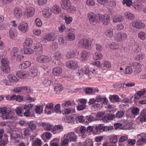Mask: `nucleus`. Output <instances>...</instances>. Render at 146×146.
Returning a JSON list of instances; mask_svg holds the SVG:
<instances>
[{
    "mask_svg": "<svg viewBox=\"0 0 146 146\" xmlns=\"http://www.w3.org/2000/svg\"><path fill=\"white\" fill-rule=\"evenodd\" d=\"M1 117L3 119H7L9 117V114L8 112H6L2 114Z\"/></svg>",
    "mask_w": 146,
    "mask_h": 146,
    "instance_id": "obj_49",
    "label": "nucleus"
},
{
    "mask_svg": "<svg viewBox=\"0 0 146 146\" xmlns=\"http://www.w3.org/2000/svg\"><path fill=\"white\" fill-rule=\"evenodd\" d=\"M100 15L101 14H100L96 15L93 12H89L88 14V17L90 23L95 25L97 23H100Z\"/></svg>",
    "mask_w": 146,
    "mask_h": 146,
    "instance_id": "obj_2",
    "label": "nucleus"
},
{
    "mask_svg": "<svg viewBox=\"0 0 146 146\" xmlns=\"http://www.w3.org/2000/svg\"><path fill=\"white\" fill-rule=\"evenodd\" d=\"M10 36L12 39H13L17 36V34L15 29H11L9 31Z\"/></svg>",
    "mask_w": 146,
    "mask_h": 146,
    "instance_id": "obj_21",
    "label": "nucleus"
},
{
    "mask_svg": "<svg viewBox=\"0 0 146 146\" xmlns=\"http://www.w3.org/2000/svg\"><path fill=\"white\" fill-rule=\"evenodd\" d=\"M63 129V127L60 125H56L53 128V131L59 130Z\"/></svg>",
    "mask_w": 146,
    "mask_h": 146,
    "instance_id": "obj_59",
    "label": "nucleus"
},
{
    "mask_svg": "<svg viewBox=\"0 0 146 146\" xmlns=\"http://www.w3.org/2000/svg\"><path fill=\"white\" fill-rule=\"evenodd\" d=\"M7 78L11 82H17L18 81V79L16 76L12 74H10L8 75Z\"/></svg>",
    "mask_w": 146,
    "mask_h": 146,
    "instance_id": "obj_20",
    "label": "nucleus"
},
{
    "mask_svg": "<svg viewBox=\"0 0 146 146\" xmlns=\"http://www.w3.org/2000/svg\"><path fill=\"white\" fill-rule=\"evenodd\" d=\"M132 25L133 27L137 29L144 28L145 26L143 23L137 21L133 22L132 24Z\"/></svg>",
    "mask_w": 146,
    "mask_h": 146,
    "instance_id": "obj_12",
    "label": "nucleus"
},
{
    "mask_svg": "<svg viewBox=\"0 0 146 146\" xmlns=\"http://www.w3.org/2000/svg\"><path fill=\"white\" fill-rule=\"evenodd\" d=\"M64 19L66 23L67 24H69L72 21V18L70 17H67L65 16L64 17Z\"/></svg>",
    "mask_w": 146,
    "mask_h": 146,
    "instance_id": "obj_48",
    "label": "nucleus"
},
{
    "mask_svg": "<svg viewBox=\"0 0 146 146\" xmlns=\"http://www.w3.org/2000/svg\"><path fill=\"white\" fill-rule=\"evenodd\" d=\"M127 37V35L126 34L119 33L116 35L115 38L117 42H120L125 39Z\"/></svg>",
    "mask_w": 146,
    "mask_h": 146,
    "instance_id": "obj_8",
    "label": "nucleus"
},
{
    "mask_svg": "<svg viewBox=\"0 0 146 146\" xmlns=\"http://www.w3.org/2000/svg\"><path fill=\"white\" fill-rule=\"evenodd\" d=\"M124 114V112L123 111H118L116 114V116L117 118H120L122 117Z\"/></svg>",
    "mask_w": 146,
    "mask_h": 146,
    "instance_id": "obj_43",
    "label": "nucleus"
},
{
    "mask_svg": "<svg viewBox=\"0 0 146 146\" xmlns=\"http://www.w3.org/2000/svg\"><path fill=\"white\" fill-rule=\"evenodd\" d=\"M33 107L32 105L31 104H29L28 105H25L24 107V110L25 111H27L28 110H29Z\"/></svg>",
    "mask_w": 146,
    "mask_h": 146,
    "instance_id": "obj_53",
    "label": "nucleus"
},
{
    "mask_svg": "<svg viewBox=\"0 0 146 146\" xmlns=\"http://www.w3.org/2000/svg\"><path fill=\"white\" fill-rule=\"evenodd\" d=\"M103 55L101 54L96 53L94 56V58L95 60H97L101 59Z\"/></svg>",
    "mask_w": 146,
    "mask_h": 146,
    "instance_id": "obj_32",
    "label": "nucleus"
},
{
    "mask_svg": "<svg viewBox=\"0 0 146 146\" xmlns=\"http://www.w3.org/2000/svg\"><path fill=\"white\" fill-rule=\"evenodd\" d=\"M53 9L56 11L57 13H59L61 12V10L60 7L57 5L54 6L52 7Z\"/></svg>",
    "mask_w": 146,
    "mask_h": 146,
    "instance_id": "obj_41",
    "label": "nucleus"
},
{
    "mask_svg": "<svg viewBox=\"0 0 146 146\" xmlns=\"http://www.w3.org/2000/svg\"><path fill=\"white\" fill-rule=\"evenodd\" d=\"M25 54H31L33 53L34 50L31 48H24L23 50Z\"/></svg>",
    "mask_w": 146,
    "mask_h": 146,
    "instance_id": "obj_22",
    "label": "nucleus"
},
{
    "mask_svg": "<svg viewBox=\"0 0 146 146\" xmlns=\"http://www.w3.org/2000/svg\"><path fill=\"white\" fill-rule=\"evenodd\" d=\"M75 56V52L74 51H69L67 52L66 56L68 58H72Z\"/></svg>",
    "mask_w": 146,
    "mask_h": 146,
    "instance_id": "obj_29",
    "label": "nucleus"
},
{
    "mask_svg": "<svg viewBox=\"0 0 146 146\" xmlns=\"http://www.w3.org/2000/svg\"><path fill=\"white\" fill-rule=\"evenodd\" d=\"M35 53L36 54H40L42 53V48H35Z\"/></svg>",
    "mask_w": 146,
    "mask_h": 146,
    "instance_id": "obj_61",
    "label": "nucleus"
},
{
    "mask_svg": "<svg viewBox=\"0 0 146 146\" xmlns=\"http://www.w3.org/2000/svg\"><path fill=\"white\" fill-rule=\"evenodd\" d=\"M61 6L63 9L68 10L70 8L71 3L69 0H62L61 1Z\"/></svg>",
    "mask_w": 146,
    "mask_h": 146,
    "instance_id": "obj_7",
    "label": "nucleus"
},
{
    "mask_svg": "<svg viewBox=\"0 0 146 146\" xmlns=\"http://www.w3.org/2000/svg\"><path fill=\"white\" fill-rule=\"evenodd\" d=\"M98 2L102 5H104L108 3L109 0H97Z\"/></svg>",
    "mask_w": 146,
    "mask_h": 146,
    "instance_id": "obj_55",
    "label": "nucleus"
},
{
    "mask_svg": "<svg viewBox=\"0 0 146 146\" xmlns=\"http://www.w3.org/2000/svg\"><path fill=\"white\" fill-rule=\"evenodd\" d=\"M123 17L121 15L116 16L113 18V22H120L123 20Z\"/></svg>",
    "mask_w": 146,
    "mask_h": 146,
    "instance_id": "obj_23",
    "label": "nucleus"
},
{
    "mask_svg": "<svg viewBox=\"0 0 146 146\" xmlns=\"http://www.w3.org/2000/svg\"><path fill=\"white\" fill-rule=\"evenodd\" d=\"M122 3L123 4H126L128 7H130L132 4L131 0H123Z\"/></svg>",
    "mask_w": 146,
    "mask_h": 146,
    "instance_id": "obj_40",
    "label": "nucleus"
},
{
    "mask_svg": "<svg viewBox=\"0 0 146 146\" xmlns=\"http://www.w3.org/2000/svg\"><path fill=\"white\" fill-rule=\"evenodd\" d=\"M81 54V57L82 58V60L84 61H85L86 60L89 55L88 52L85 50H83L82 51Z\"/></svg>",
    "mask_w": 146,
    "mask_h": 146,
    "instance_id": "obj_17",
    "label": "nucleus"
},
{
    "mask_svg": "<svg viewBox=\"0 0 146 146\" xmlns=\"http://www.w3.org/2000/svg\"><path fill=\"white\" fill-rule=\"evenodd\" d=\"M132 113L134 115H137L139 113V109L137 108H134L132 109Z\"/></svg>",
    "mask_w": 146,
    "mask_h": 146,
    "instance_id": "obj_47",
    "label": "nucleus"
},
{
    "mask_svg": "<svg viewBox=\"0 0 146 146\" xmlns=\"http://www.w3.org/2000/svg\"><path fill=\"white\" fill-rule=\"evenodd\" d=\"M16 75L19 78L25 79L26 78L27 75L25 71H18L16 74Z\"/></svg>",
    "mask_w": 146,
    "mask_h": 146,
    "instance_id": "obj_14",
    "label": "nucleus"
},
{
    "mask_svg": "<svg viewBox=\"0 0 146 146\" xmlns=\"http://www.w3.org/2000/svg\"><path fill=\"white\" fill-rule=\"evenodd\" d=\"M79 44L83 48L85 49H89L91 46V43L87 39H82L79 42Z\"/></svg>",
    "mask_w": 146,
    "mask_h": 146,
    "instance_id": "obj_3",
    "label": "nucleus"
},
{
    "mask_svg": "<svg viewBox=\"0 0 146 146\" xmlns=\"http://www.w3.org/2000/svg\"><path fill=\"white\" fill-rule=\"evenodd\" d=\"M86 3L88 5L91 6L94 5L95 4L94 1L92 0H87Z\"/></svg>",
    "mask_w": 146,
    "mask_h": 146,
    "instance_id": "obj_60",
    "label": "nucleus"
},
{
    "mask_svg": "<svg viewBox=\"0 0 146 146\" xmlns=\"http://www.w3.org/2000/svg\"><path fill=\"white\" fill-rule=\"evenodd\" d=\"M1 68V70L4 73H8L10 72V67L9 65H2Z\"/></svg>",
    "mask_w": 146,
    "mask_h": 146,
    "instance_id": "obj_18",
    "label": "nucleus"
},
{
    "mask_svg": "<svg viewBox=\"0 0 146 146\" xmlns=\"http://www.w3.org/2000/svg\"><path fill=\"white\" fill-rule=\"evenodd\" d=\"M106 35L107 37H111L113 35V30L112 29H108L106 32Z\"/></svg>",
    "mask_w": 146,
    "mask_h": 146,
    "instance_id": "obj_31",
    "label": "nucleus"
},
{
    "mask_svg": "<svg viewBox=\"0 0 146 146\" xmlns=\"http://www.w3.org/2000/svg\"><path fill=\"white\" fill-rule=\"evenodd\" d=\"M20 30L24 33L26 32L28 30L29 27L26 22L23 21L21 23L18 27Z\"/></svg>",
    "mask_w": 146,
    "mask_h": 146,
    "instance_id": "obj_6",
    "label": "nucleus"
},
{
    "mask_svg": "<svg viewBox=\"0 0 146 146\" xmlns=\"http://www.w3.org/2000/svg\"><path fill=\"white\" fill-rule=\"evenodd\" d=\"M1 62L2 63V65H9L8 64L9 62L6 58H3Z\"/></svg>",
    "mask_w": 146,
    "mask_h": 146,
    "instance_id": "obj_54",
    "label": "nucleus"
},
{
    "mask_svg": "<svg viewBox=\"0 0 146 146\" xmlns=\"http://www.w3.org/2000/svg\"><path fill=\"white\" fill-rule=\"evenodd\" d=\"M29 127L30 129L32 131H33L36 129V127L35 125L32 123H30L29 125Z\"/></svg>",
    "mask_w": 146,
    "mask_h": 146,
    "instance_id": "obj_51",
    "label": "nucleus"
},
{
    "mask_svg": "<svg viewBox=\"0 0 146 146\" xmlns=\"http://www.w3.org/2000/svg\"><path fill=\"white\" fill-rule=\"evenodd\" d=\"M14 14L17 18H20L22 16V11L19 8L15 7L14 9Z\"/></svg>",
    "mask_w": 146,
    "mask_h": 146,
    "instance_id": "obj_13",
    "label": "nucleus"
},
{
    "mask_svg": "<svg viewBox=\"0 0 146 146\" xmlns=\"http://www.w3.org/2000/svg\"><path fill=\"white\" fill-rule=\"evenodd\" d=\"M125 15L126 18L129 19L133 20L135 18V16L129 12L127 13Z\"/></svg>",
    "mask_w": 146,
    "mask_h": 146,
    "instance_id": "obj_28",
    "label": "nucleus"
},
{
    "mask_svg": "<svg viewBox=\"0 0 146 146\" xmlns=\"http://www.w3.org/2000/svg\"><path fill=\"white\" fill-rule=\"evenodd\" d=\"M31 130L28 127L24 131V135L25 136L29 135H31Z\"/></svg>",
    "mask_w": 146,
    "mask_h": 146,
    "instance_id": "obj_50",
    "label": "nucleus"
},
{
    "mask_svg": "<svg viewBox=\"0 0 146 146\" xmlns=\"http://www.w3.org/2000/svg\"><path fill=\"white\" fill-rule=\"evenodd\" d=\"M16 113L19 115L22 116H23V113L22 109L20 107H17L16 110Z\"/></svg>",
    "mask_w": 146,
    "mask_h": 146,
    "instance_id": "obj_38",
    "label": "nucleus"
},
{
    "mask_svg": "<svg viewBox=\"0 0 146 146\" xmlns=\"http://www.w3.org/2000/svg\"><path fill=\"white\" fill-rule=\"evenodd\" d=\"M131 66H133V67H136L139 69L141 67V65L140 63L137 62H134L131 63ZM139 71L140 72L141 70H139Z\"/></svg>",
    "mask_w": 146,
    "mask_h": 146,
    "instance_id": "obj_34",
    "label": "nucleus"
},
{
    "mask_svg": "<svg viewBox=\"0 0 146 146\" xmlns=\"http://www.w3.org/2000/svg\"><path fill=\"white\" fill-rule=\"evenodd\" d=\"M133 66H131V63L130 64L129 66H127L125 68V74H130L132 73L133 70L132 68Z\"/></svg>",
    "mask_w": 146,
    "mask_h": 146,
    "instance_id": "obj_25",
    "label": "nucleus"
},
{
    "mask_svg": "<svg viewBox=\"0 0 146 146\" xmlns=\"http://www.w3.org/2000/svg\"><path fill=\"white\" fill-rule=\"evenodd\" d=\"M75 35L74 33H70L67 35L66 38L68 40L72 41L75 39Z\"/></svg>",
    "mask_w": 146,
    "mask_h": 146,
    "instance_id": "obj_19",
    "label": "nucleus"
},
{
    "mask_svg": "<svg viewBox=\"0 0 146 146\" xmlns=\"http://www.w3.org/2000/svg\"><path fill=\"white\" fill-rule=\"evenodd\" d=\"M66 66L68 68L73 69L77 67V64L74 61L70 60L66 62Z\"/></svg>",
    "mask_w": 146,
    "mask_h": 146,
    "instance_id": "obj_9",
    "label": "nucleus"
},
{
    "mask_svg": "<svg viewBox=\"0 0 146 146\" xmlns=\"http://www.w3.org/2000/svg\"><path fill=\"white\" fill-rule=\"evenodd\" d=\"M109 99L111 102H113V100L115 102H120V98L117 95H114L112 96H110L109 97Z\"/></svg>",
    "mask_w": 146,
    "mask_h": 146,
    "instance_id": "obj_24",
    "label": "nucleus"
},
{
    "mask_svg": "<svg viewBox=\"0 0 146 146\" xmlns=\"http://www.w3.org/2000/svg\"><path fill=\"white\" fill-rule=\"evenodd\" d=\"M49 9H46L43 11V14L47 17L51 15V13Z\"/></svg>",
    "mask_w": 146,
    "mask_h": 146,
    "instance_id": "obj_35",
    "label": "nucleus"
},
{
    "mask_svg": "<svg viewBox=\"0 0 146 146\" xmlns=\"http://www.w3.org/2000/svg\"><path fill=\"white\" fill-rule=\"evenodd\" d=\"M92 92L93 89L91 88H87L85 90V93L86 94H91Z\"/></svg>",
    "mask_w": 146,
    "mask_h": 146,
    "instance_id": "obj_58",
    "label": "nucleus"
},
{
    "mask_svg": "<svg viewBox=\"0 0 146 146\" xmlns=\"http://www.w3.org/2000/svg\"><path fill=\"white\" fill-rule=\"evenodd\" d=\"M56 60H59L61 58L62 55L59 52H56L55 56H54Z\"/></svg>",
    "mask_w": 146,
    "mask_h": 146,
    "instance_id": "obj_39",
    "label": "nucleus"
},
{
    "mask_svg": "<svg viewBox=\"0 0 146 146\" xmlns=\"http://www.w3.org/2000/svg\"><path fill=\"white\" fill-rule=\"evenodd\" d=\"M71 103L70 101H67L65 103L62 104V106L63 107H68V106H70Z\"/></svg>",
    "mask_w": 146,
    "mask_h": 146,
    "instance_id": "obj_62",
    "label": "nucleus"
},
{
    "mask_svg": "<svg viewBox=\"0 0 146 146\" xmlns=\"http://www.w3.org/2000/svg\"><path fill=\"white\" fill-rule=\"evenodd\" d=\"M102 106V104H99L98 103L96 104L93 105V107L97 109L101 108Z\"/></svg>",
    "mask_w": 146,
    "mask_h": 146,
    "instance_id": "obj_64",
    "label": "nucleus"
},
{
    "mask_svg": "<svg viewBox=\"0 0 146 146\" xmlns=\"http://www.w3.org/2000/svg\"><path fill=\"white\" fill-rule=\"evenodd\" d=\"M107 117H108V119L109 120H112L115 117V116L114 114H107Z\"/></svg>",
    "mask_w": 146,
    "mask_h": 146,
    "instance_id": "obj_52",
    "label": "nucleus"
},
{
    "mask_svg": "<svg viewBox=\"0 0 146 146\" xmlns=\"http://www.w3.org/2000/svg\"><path fill=\"white\" fill-rule=\"evenodd\" d=\"M141 138H140L137 142L140 141L141 142L146 143V135L144 133H141Z\"/></svg>",
    "mask_w": 146,
    "mask_h": 146,
    "instance_id": "obj_30",
    "label": "nucleus"
},
{
    "mask_svg": "<svg viewBox=\"0 0 146 146\" xmlns=\"http://www.w3.org/2000/svg\"><path fill=\"white\" fill-rule=\"evenodd\" d=\"M119 46L115 42L112 43L110 46V48L112 50L116 49Z\"/></svg>",
    "mask_w": 146,
    "mask_h": 146,
    "instance_id": "obj_33",
    "label": "nucleus"
},
{
    "mask_svg": "<svg viewBox=\"0 0 146 146\" xmlns=\"http://www.w3.org/2000/svg\"><path fill=\"white\" fill-rule=\"evenodd\" d=\"M50 60L49 57L46 56L44 55L38 56L36 59V61L40 63H45L48 62Z\"/></svg>",
    "mask_w": 146,
    "mask_h": 146,
    "instance_id": "obj_4",
    "label": "nucleus"
},
{
    "mask_svg": "<svg viewBox=\"0 0 146 146\" xmlns=\"http://www.w3.org/2000/svg\"><path fill=\"white\" fill-rule=\"evenodd\" d=\"M35 22L36 25L38 27H40L42 26V23L40 19L37 18L35 20Z\"/></svg>",
    "mask_w": 146,
    "mask_h": 146,
    "instance_id": "obj_57",
    "label": "nucleus"
},
{
    "mask_svg": "<svg viewBox=\"0 0 146 146\" xmlns=\"http://www.w3.org/2000/svg\"><path fill=\"white\" fill-rule=\"evenodd\" d=\"M31 63L29 61H25L19 65V68L21 69H25L29 67L31 65Z\"/></svg>",
    "mask_w": 146,
    "mask_h": 146,
    "instance_id": "obj_15",
    "label": "nucleus"
},
{
    "mask_svg": "<svg viewBox=\"0 0 146 146\" xmlns=\"http://www.w3.org/2000/svg\"><path fill=\"white\" fill-rule=\"evenodd\" d=\"M62 69L60 67H56L54 68L53 70V73L56 76L60 75L62 72Z\"/></svg>",
    "mask_w": 146,
    "mask_h": 146,
    "instance_id": "obj_16",
    "label": "nucleus"
},
{
    "mask_svg": "<svg viewBox=\"0 0 146 146\" xmlns=\"http://www.w3.org/2000/svg\"><path fill=\"white\" fill-rule=\"evenodd\" d=\"M85 117L83 116H80L78 117V119L80 123H87V121H85L84 119Z\"/></svg>",
    "mask_w": 146,
    "mask_h": 146,
    "instance_id": "obj_44",
    "label": "nucleus"
},
{
    "mask_svg": "<svg viewBox=\"0 0 146 146\" xmlns=\"http://www.w3.org/2000/svg\"><path fill=\"white\" fill-rule=\"evenodd\" d=\"M47 0H38V3L40 5H43L46 4Z\"/></svg>",
    "mask_w": 146,
    "mask_h": 146,
    "instance_id": "obj_56",
    "label": "nucleus"
},
{
    "mask_svg": "<svg viewBox=\"0 0 146 146\" xmlns=\"http://www.w3.org/2000/svg\"><path fill=\"white\" fill-rule=\"evenodd\" d=\"M60 104H57L54 107L55 112L56 113H60L61 112L60 111Z\"/></svg>",
    "mask_w": 146,
    "mask_h": 146,
    "instance_id": "obj_42",
    "label": "nucleus"
},
{
    "mask_svg": "<svg viewBox=\"0 0 146 146\" xmlns=\"http://www.w3.org/2000/svg\"><path fill=\"white\" fill-rule=\"evenodd\" d=\"M66 137L69 141L75 142L76 141V136L74 132H71L66 135Z\"/></svg>",
    "mask_w": 146,
    "mask_h": 146,
    "instance_id": "obj_11",
    "label": "nucleus"
},
{
    "mask_svg": "<svg viewBox=\"0 0 146 146\" xmlns=\"http://www.w3.org/2000/svg\"><path fill=\"white\" fill-rule=\"evenodd\" d=\"M32 41L30 39L27 38L26 39L24 43V45L27 46H30V44H31Z\"/></svg>",
    "mask_w": 146,
    "mask_h": 146,
    "instance_id": "obj_45",
    "label": "nucleus"
},
{
    "mask_svg": "<svg viewBox=\"0 0 146 146\" xmlns=\"http://www.w3.org/2000/svg\"><path fill=\"white\" fill-rule=\"evenodd\" d=\"M18 49L15 48H13L11 53V56L15 57L16 55H18Z\"/></svg>",
    "mask_w": 146,
    "mask_h": 146,
    "instance_id": "obj_46",
    "label": "nucleus"
},
{
    "mask_svg": "<svg viewBox=\"0 0 146 146\" xmlns=\"http://www.w3.org/2000/svg\"><path fill=\"white\" fill-rule=\"evenodd\" d=\"M94 127L95 129L94 130L95 131H93V133L95 134H100L103 132L107 131L113 129V126H110L108 127L104 126L103 124L98 125Z\"/></svg>",
    "mask_w": 146,
    "mask_h": 146,
    "instance_id": "obj_1",
    "label": "nucleus"
},
{
    "mask_svg": "<svg viewBox=\"0 0 146 146\" xmlns=\"http://www.w3.org/2000/svg\"><path fill=\"white\" fill-rule=\"evenodd\" d=\"M139 37L142 40H144L145 39L146 37V33L142 31L139 32L138 34Z\"/></svg>",
    "mask_w": 146,
    "mask_h": 146,
    "instance_id": "obj_27",
    "label": "nucleus"
},
{
    "mask_svg": "<svg viewBox=\"0 0 146 146\" xmlns=\"http://www.w3.org/2000/svg\"><path fill=\"white\" fill-rule=\"evenodd\" d=\"M63 90V87L62 86H56L54 88V91L56 93H59Z\"/></svg>",
    "mask_w": 146,
    "mask_h": 146,
    "instance_id": "obj_36",
    "label": "nucleus"
},
{
    "mask_svg": "<svg viewBox=\"0 0 146 146\" xmlns=\"http://www.w3.org/2000/svg\"><path fill=\"white\" fill-rule=\"evenodd\" d=\"M127 140H128V138L126 137L125 136H122L120 137L119 142L121 143Z\"/></svg>",
    "mask_w": 146,
    "mask_h": 146,
    "instance_id": "obj_63",
    "label": "nucleus"
},
{
    "mask_svg": "<svg viewBox=\"0 0 146 146\" xmlns=\"http://www.w3.org/2000/svg\"><path fill=\"white\" fill-rule=\"evenodd\" d=\"M33 144L36 146H41L42 143L40 139H37L33 142Z\"/></svg>",
    "mask_w": 146,
    "mask_h": 146,
    "instance_id": "obj_37",
    "label": "nucleus"
},
{
    "mask_svg": "<svg viewBox=\"0 0 146 146\" xmlns=\"http://www.w3.org/2000/svg\"><path fill=\"white\" fill-rule=\"evenodd\" d=\"M53 36L52 34H48L46 35V37L44 38V39L47 40L48 41H49L51 40L52 41H54L55 39L53 38Z\"/></svg>",
    "mask_w": 146,
    "mask_h": 146,
    "instance_id": "obj_26",
    "label": "nucleus"
},
{
    "mask_svg": "<svg viewBox=\"0 0 146 146\" xmlns=\"http://www.w3.org/2000/svg\"><path fill=\"white\" fill-rule=\"evenodd\" d=\"M100 23L102 22L103 24L105 25H107L110 21V17L107 15H100Z\"/></svg>",
    "mask_w": 146,
    "mask_h": 146,
    "instance_id": "obj_5",
    "label": "nucleus"
},
{
    "mask_svg": "<svg viewBox=\"0 0 146 146\" xmlns=\"http://www.w3.org/2000/svg\"><path fill=\"white\" fill-rule=\"evenodd\" d=\"M34 13V9L33 8L31 7H28L25 11V14L28 17H32Z\"/></svg>",
    "mask_w": 146,
    "mask_h": 146,
    "instance_id": "obj_10",
    "label": "nucleus"
}]
</instances>
